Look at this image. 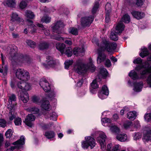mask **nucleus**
I'll use <instances>...</instances> for the list:
<instances>
[{
	"label": "nucleus",
	"instance_id": "f257e3e1",
	"mask_svg": "<svg viewBox=\"0 0 151 151\" xmlns=\"http://www.w3.org/2000/svg\"><path fill=\"white\" fill-rule=\"evenodd\" d=\"M96 44L99 46L98 50V56L97 61L98 63L100 64L104 61L106 59V55L102 51L106 50L109 52H113L116 49L117 45L115 42H111L106 40H103L100 45L96 42Z\"/></svg>",
	"mask_w": 151,
	"mask_h": 151
},
{
	"label": "nucleus",
	"instance_id": "f03ea898",
	"mask_svg": "<svg viewBox=\"0 0 151 151\" xmlns=\"http://www.w3.org/2000/svg\"><path fill=\"white\" fill-rule=\"evenodd\" d=\"M16 76L18 79L22 81L17 83L18 88L27 91L31 89V85L26 82L29 80L30 78V74L28 71L23 69L18 68L16 71Z\"/></svg>",
	"mask_w": 151,
	"mask_h": 151
},
{
	"label": "nucleus",
	"instance_id": "7ed1b4c3",
	"mask_svg": "<svg viewBox=\"0 0 151 151\" xmlns=\"http://www.w3.org/2000/svg\"><path fill=\"white\" fill-rule=\"evenodd\" d=\"M89 63L86 65L85 67L81 60H78L76 61L74 67L75 71L79 75L83 74L88 69L90 70L92 72H94L96 69L95 67L93 64L91 58H89Z\"/></svg>",
	"mask_w": 151,
	"mask_h": 151
},
{
	"label": "nucleus",
	"instance_id": "20e7f679",
	"mask_svg": "<svg viewBox=\"0 0 151 151\" xmlns=\"http://www.w3.org/2000/svg\"><path fill=\"white\" fill-rule=\"evenodd\" d=\"M17 47L15 46H13L10 50L9 55L10 59L12 61H14L18 63H24L27 61V58L23 55H17Z\"/></svg>",
	"mask_w": 151,
	"mask_h": 151
},
{
	"label": "nucleus",
	"instance_id": "39448f33",
	"mask_svg": "<svg viewBox=\"0 0 151 151\" xmlns=\"http://www.w3.org/2000/svg\"><path fill=\"white\" fill-rule=\"evenodd\" d=\"M125 26L121 23H118L116 25L115 32L113 31L110 35L111 39L114 41H116L118 39L117 34L121 33L124 30Z\"/></svg>",
	"mask_w": 151,
	"mask_h": 151
},
{
	"label": "nucleus",
	"instance_id": "423d86ee",
	"mask_svg": "<svg viewBox=\"0 0 151 151\" xmlns=\"http://www.w3.org/2000/svg\"><path fill=\"white\" fill-rule=\"evenodd\" d=\"M16 97L14 94H12L9 96V104L7 105V108L10 111L14 110L16 108L17 104L15 102L13 104L12 102L16 101Z\"/></svg>",
	"mask_w": 151,
	"mask_h": 151
},
{
	"label": "nucleus",
	"instance_id": "0eeeda50",
	"mask_svg": "<svg viewBox=\"0 0 151 151\" xmlns=\"http://www.w3.org/2000/svg\"><path fill=\"white\" fill-rule=\"evenodd\" d=\"M94 16L86 17L82 18L81 24L83 27L89 26L94 19Z\"/></svg>",
	"mask_w": 151,
	"mask_h": 151
},
{
	"label": "nucleus",
	"instance_id": "6e6552de",
	"mask_svg": "<svg viewBox=\"0 0 151 151\" xmlns=\"http://www.w3.org/2000/svg\"><path fill=\"white\" fill-rule=\"evenodd\" d=\"M64 26V24L62 22H57L52 27L53 31L58 34H60L62 33V30Z\"/></svg>",
	"mask_w": 151,
	"mask_h": 151
},
{
	"label": "nucleus",
	"instance_id": "1a4fd4ad",
	"mask_svg": "<svg viewBox=\"0 0 151 151\" xmlns=\"http://www.w3.org/2000/svg\"><path fill=\"white\" fill-rule=\"evenodd\" d=\"M40 85L45 92H48L51 89L50 84L44 78H42L40 80Z\"/></svg>",
	"mask_w": 151,
	"mask_h": 151
},
{
	"label": "nucleus",
	"instance_id": "9d476101",
	"mask_svg": "<svg viewBox=\"0 0 151 151\" xmlns=\"http://www.w3.org/2000/svg\"><path fill=\"white\" fill-rule=\"evenodd\" d=\"M10 22H16L18 24H22L24 20L21 19L18 14L16 12H13L10 16Z\"/></svg>",
	"mask_w": 151,
	"mask_h": 151
},
{
	"label": "nucleus",
	"instance_id": "9b49d317",
	"mask_svg": "<svg viewBox=\"0 0 151 151\" xmlns=\"http://www.w3.org/2000/svg\"><path fill=\"white\" fill-rule=\"evenodd\" d=\"M46 63H43V65L47 68H49L50 67L53 66L55 64L56 62L54 59L50 56H47L46 60Z\"/></svg>",
	"mask_w": 151,
	"mask_h": 151
},
{
	"label": "nucleus",
	"instance_id": "f8f14e48",
	"mask_svg": "<svg viewBox=\"0 0 151 151\" xmlns=\"http://www.w3.org/2000/svg\"><path fill=\"white\" fill-rule=\"evenodd\" d=\"M109 94V89L107 86L104 85L102 87L101 91L98 93V96L101 99H104L106 98V96Z\"/></svg>",
	"mask_w": 151,
	"mask_h": 151
},
{
	"label": "nucleus",
	"instance_id": "ddd939ff",
	"mask_svg": "<svg viewBox=\"0 0 151 151\" xmlns=\"http://www.w3.org/2000/svg\"><path fill=\"white\" fill-rule=\"evenodd\" d=\"M35 119V117L32 114H30L28 115L25 120L24 122L27 126L32 127L33 125L32 122Z\"/></svg>",
	"mask_w": 151,
	"mask_h": 151
},
{
	"label": "nucleus",
	"instance_id": "4468645a",
	"mask_svg": "<svg viewBox=\"0 0 151 151\" xmlns=\"http://www.w3.org/2000/svg\"><path fill=\"white\" fill-rule=\"evenodd\" d=\"M84 49L83 46L81 47H76L73 50V54L76 56H83L84 54Z\"/></svg>",
	"mask_w": 151,
	"mask_h": 151
},
{
	"label": "nucleus",
	"instance_id": "2eb2a0df",
	"mask_svg": "<svg viewBox=\"0 0 151 151\" xmlns=\"http://www.w3.org/2000/svg\"><path fill=\"white\" fill-rule=\"evenodd\" d=\"M131 13L133 17L137 19H139L143 18L145 16L143 12L135 10L132 11Z\"/></svg>",
	"mask_w": 151,
	"mask_h": 151
},
{
	"label": "nucleus",
	"instance_id": "dca6fc26",
	"mask_svg": "<svg viewBox=\"0 0 151 151\" xmlns=\"http://www.w3.org/2000/svg\"><path fill=\"white\" fill-rule=\"evenodd\" d=\"M19 96L21 99L24 103H27L29 100V95L26 91H21L19 93Z\"/></svg>",
	"mask_w": 151,
	"mask_h": 151
},
{
	"label": "nucleus",
	"instance_id": "f3484780",
	"mask_svg": "<svg viewBox=\"0 0 151 151\" xmlns=\"http://www.w3.org/2000/svg\"><path fill=\"white\" fill-rule=\"evenodd\" d=\"M134 90L136 92H139L142 90L143 86V83L142 81L139 83L136 82L134 83Z\"/></svg>",
	"mask_w": 151,
	"mask_h": 151
},
{
	"label": "nucleus",
	"instance_id": "a211bd4d",
	"mask_svg": "<svg viewBox=\"0 0 151 151\" xmlns=\"http://www.w3.org/2000/svg\"><path fill=\"white\" fill-rule=\"evenodd\" d=\"M91 87L90 88V91L91 93H94L95 90L94 89H96L98 88V85L97 83L96 79L93 80L91 84Z\"/></svg>",
	"mask_w": 151,
	"mask_h": 151
},
{
	"label": "nucleus",
	"instance_id": "6ab92c4d",
	"mask_svg": "<svg viewBox=\"0 0 151 151\" xmlns=\"http://www.w3.org/2000/svg\"><path fill=\"white\" fill-rule=\"evenodd\" d=\"M45 115L47 116L48 118H50V120L54 121L56 120V118L57 116L56 114L54 112H47L46 113Z\"/></svg>",
	"mask_w": 151,
	"mask_h": 151
},
{
	"label": "nucleus",
	"instance_id": "aec40b11",
	"mask_svg": "<svg viewBox=\"0 0 151 151\" xmlns=\"http://www.w3.org/2000/svg\"><path fill=\"white\" fill-rule=\"evenodd\" d=\"M3 3L4 5L10 7H14L16 5L15 0H5Z\"/></svg>",
	"mask_w": 151,
	"mask_h": 151
},
{
	"label": "nucleus",
	"instance_id": "412c9836",
	"mask_svg": "<svg viewBox=\"0 0 151 151\" xmlns=\"http://www.w3.org/2000/svg\"><path fill=\"white\" fill-rule=\"evenodd\" d=\"M82 145L84 149H87L89 146L92 149L95 145V142H82Z\"/></svg>",
	"mask_w": 151,
	"mask_h": 151
},
{
	"label": "nucleus",
	"instance_id": "4be33fe9",
	"mask_svg": "<svg viewBox=\"0 0 151 151\" xmlns=\"http://www.w3.org/2000/svg\"><path fill=\"white\" fill-rule=\"evenodd\" d=\"M142 139L143 141H151V130L148 131L146 133L144 134Z\"/></svg>",
	"mask_w": 151,
	"mask_h": 151
},
{
	"label": "nucleus",
	"instance_id": "5701e85b",
	"mask_svg": "<svg viewBox=\"0 0 151 151\" xmlns=\"http://www.w3.org/2000/svg\"><path fill=\"white\" fill-rule=\"evenodd\" d=\"M56 47L57 49L60 51L61 53H63L65 47V45L63 43H58L56 44Z\"/></svg>",
	"mask_w": 151,
	"mask_h": 151
},
{
	"label": "nucleus",
	"instance_id": "b1692460",
	"mask_svg": "<svg viewBox=\"0 0 151 151\" xmlns=\"http://www.w3.org/2000/svg\"><path fill=\"white\" fill-rule=\"evenodd\" d=\"M116 138L118 141L121 142H125L127 138V135L125 134H118L116 136Z\"/></svg>",
	"mask_w": 151,
	"mask_h": 151
},
{
	"label": "nucleus",
	"instance_id": "393cba45",
	"mask_svg": "<svg viewBox=\"0 0 151 151\" xmlns=\"http://www.w3.org/2000/svg\"><path fill=\"white\" fill-rule=\"evenodd\" d=\"M136 117V112L135 111H130L127 114V118L130 120H134Z\"/></svg>",
	"mask_w": 151,
	"mask_h": 151
},
{
	"label": "nucleus",
	"instance_id": "a878e982",
	"mask_svg": "<svg viewBox=\"0 0 151 151\" xmlns=\"http://www.w3.org/2000/svg\"><path fill=\"white\" fill-rule=\"evenodd\" d=\"M49 104V102L48 101H44L41 105V107L43 109L48 110L50 109V106Z\"/></svg>",
	"mask_w": 151,
	"mask_h": 151
},
{
	"label": "nucleus",
	"instance_id": "bb28decb",
	"mask_svg": "<svg viewBox=\"0 0 151 151\" xmlns=\"http://www.w3.org/2000/svg\"><path fill=\"white\" fill-rule=\"evenodd\" d=\"M130 21L129 16L128 14H126L123 16L121 19V21L119 23H121L122 24V22H124L125 23H128L130 22ZM123 24H124L123 23ZM123 25H124V24Z\"/></svg>",
	"mask_w": 151,
	"mask_h": 151
},
{
	"label": "nucleus",
	"instance_id": "cd10ccee",
	"mask_svg": "<svg viewBox=\"0 0 151 151\" xmlns=\"http://www.w3.org/2000/svg\"><path fill=\"white\" fill-rule=\"evenodd\" d=\"M26 22L27 23L28 25L31 26V28L32 30V32H35L36 31V29L35 28V26L33 24V21L31 20L27 19L26 20Z\"/></svg>",
	"mask_w": 151,
	"mask_h": 151
},
{
	"label": "nucleus",
	"instance_id": "c85d7f7f",
	"mask_svg": "<svg viewBox=\"0 0 151 151\" xmlns=\"http://www.w3.org/2000/svg\"><path fill=\"white\" fill-rule=\"evenodd\" d=\"M142 50V52L139 54V55L141 57L143 58L149 54V52L147 48L143 47Z\"/></svg>",
	"mask_w": 151,
	"mask_h": 151
},
{
	"label": "nucleus",
	"instance_id": "c756f323",
	"mask_svg": "<svg viewBox=\"0 0 151 151\" xmlns=\"http://www.w3.org/2000/svg\"><path fill=\"white\" fill-rule=\"evenodd\" d=\"M106 137L104 133H100L99 137H97V140L98 142H105L106 140Z\"/></svg>",
	"mask_w": 151,
	"mask_h": 151
},
{
	"label": "nucleus",
	"instance_id": "7c9ffc66",
	"mask_svg": "<svg viewBox=\"0 0 151 151\" xmlns=\"http://www.w3.org/2000/svg\"><path fill=\"white\" fill-rule=\"evenodd\" d=\"M45 135L47 138L50 139L53 138L55 136V134L53 131H47L45 132Z\"/></svg>",
	"mask_w": 151,
	"mask_h": 151
},
{
	"label": "nucleus",
	"instance_id": "2f4dec72",
	"mask_svg": "<svg viewBox=\"0 0 151 151\" xmlns=\"http://www.w3.org/2000/svg\"><path fill=\"white\" fill-rule=\"evenodd\" d=\"M49 47L48 43L45 42H42L39 45V48L41 50H43Z\"/></svg>",
	"mask_w": 151,
	"mask_h": 151
},
{
	"label": "nucleus",
	"instance_id": "473e14b6",
	"mask_svg": "<svg viewBox=\"0 0 151 151\" xmlns=\"http://www.w3.org/2000/svg\"><path fill=\"white\" fill-rule=\"evenodd\" d=\"M18 144H21L22 145L24 144V142H14L11 143L10 142H6L5 143V147L7 148L10 146L11 148V146H17Z\"/></svg>",
	"mask_w": 151,
	"mask_h": 151
},
{
	"label": "nucleus",
	"instance_id": "72a5a7b5",
	"mask_svg": "<svg viewBox=\"0 0 151 151\" xmlns=\"http://www.w3.org/2000/svg\"><path fill=\"white\" fill-rule=\"evenodd\" d=\"M25 16L27 18L30 19H33L35 17V15L33 12L28 10L25 11Z\"/></svg>",
	"mask_w": 151,
	"mask_h": 151
},
{
	"label": "nucleus",
	"instance_id": "f704fd0d",
	"mask_svg": "<svg viewBox=\"0 0 151 151\" xmlns=\"http://www.w3.org/2000/svg\"><path fill=\"white\" fill-rule=\"evenodd\" d=\"M37 25L41 29L44 31V32L45 35L48 36L50 35L49 31L46 29H45L43 25L38 23L37 24Z\"/></svg>",
	"mask_w": 151,
	"mask_h": 151
},
{
	"label": "nucleus",
	"instance_id": "c9c22d12",
	"mask_svg": "<svg viewBox=\"0 0 151 151\" xmlns=\"http://www.w3.org/2000/svg\"><path fill=\"white\" fill-rule=\"evenodd\" d=\"M28 111L34 114H37L39 112V109L35 107H31L27 109Z\"/></svg>",
	"mask_w": 151,
	"mask_h": 151
},
{
	"label": "nucleus",
	"instance_id": "e433bc0d",
	"mask_svg": "<svg viewBox=\"0 0 151 151\" xmlns=\"http://www.w3.org/2000/svg\"><path fill=\"white\" fill-rule=\"evenodd\" d=\"M99 6V2H96L95 3L94 6L92 8V13L93 14H95L98 9Z\"/></svg>",
	"mask_w": 151,
	"mask_h": 151
},
{
	"label": "nucleus",
	"instance_id": "4c0bfd02",
	"mask_svg": "<svg viewBox=\"0 0 151 151\" xmlns=\"http://www.w3.org/2000/svg\"><path fill=\"white\" fill-rule=\"evenodd\" d=\"M51 20V17L47 16L45 15L43 16L41 19V22L46 23H49Z\"/></svg>",
	"mask_w": 151,
	"mask_h": 151
},
{
	"label": "nucleus",
	"instance_id": "58836bf2",
	"mask_svg": "<svg viewBox=\"0 0 151 151\" xmlns=\"http://www.w3.org/2000/svg\"><path fill=\"white\" fill-rule=\"evenodd\" d=\"M69 32L70 33L75 35L78 34V29L75 27L70 28L69 29Z\"/></svg>",
	"mask_w": 151,
	"mask_h": 151
},
{
	"label": "nucleus",
	"instance_id": "ea45409f",
	"mask_svg": "<svg viewBox=\"0 0 151 151\" xmlns=\"http://www.w3.org/2000/svg\"><path fill=\"white\" fill-rule=\"evenodd\" d=\"M73 63V60H67L65 63V68L66 69H68L69 67V66L72 64Z\"/></svg>",
	"mask_w": 151,
	"mask_h": 151
},
{
	"label": "nucleus",
	"instance_id": "a19ab883",
	"mask_svg": "<svg viewBox=\"0 0 151 151\" xmlns=\"http://www.w3.org/2000/svg\"><path fill=\"white\" fill-rule=\"evenodd\" d=\"M14 122L16 126H19L21 125L22 119L19 117L15 118L14 120Z\"/></svg>",
	"mask_w": 151,
	"mask_h": 151
},
{
	"label": "nucleus",
	"instance_id": "79ce46f5",
	"mask_svg": "<svg viewBox=\"0 0 151 151\" xmlns=\"http://www.w3.org/2000/svg\"><path fill=\"white\" fill-rule=\"evenodd\" d=\"M100 73V74L102 76V77L106 76L108 73L106 69L104 68H101Z\"/></svg>",
	"mask_w": 151,
	"mask_h": 151
},
{
	"label": "nucleus",
	"instance_id": "37998d69",
	"mask_svg": "<svg viewBox=\"0 0 151 151\" xmlns=\"http://www.w3.org/2000/svg\"><path fill=\"white\" fill-rule=\"evenodd\" d=\"M72 51V50L71 48H68L66 49L65 54L68 57H70L73 54Z\"/></svg>",
	"mask_w": 151,
	"mask_h": 151
},
{
	"label": "nucleus",
	"instance_id": "c03bdc74",
	"mask_svg": "<svg viewBox=\"0 0 151 151\" xmlns=\"http://www.w3.org/2000/svg\"><path fill=\"white\" fill-rule=\"evenodd\" d=\"M26 42L27 45L31 48H34L36 46V43L32 40H27Z\"/></svg>",
	"mask_w": 151,
	"mask_h": 151
},
{
	"label": "nucleus",
	"instance_id": "a18cd8bd",
	"mask_svg": "<svg viewBox=\"0 0 151 151\" xmlns=\"http://www.w3.org/2000/svg\"><path fill=\"white\" fill-rule=\"evenodd\" d=\"M144 118L145 120L147 122L151 121V114L146 113L145 114Z\"/></svg>",
	"mask_w": 151,
	"mask_h": 151
},
{
	"label": "nucleus",
	"instance_id": "49530a36",
	"mask_svg": "<svg viewBox=\"0 0 151 151\" xmlns=\"http://www.w3.org/2000/svg\"><path fill=\"white\" fill-rule=\"evenodd\" d=\"M22 146V144H18L17 146H11V148L7 149L6 151H13L15 148L19 149Z\"/></svg>",
	"mask_w": 151,
	"mask_h": 151
},
{
	"label": "nucleus",
	"instance_id": "de8ad7c7",
	"mask_svg": "<svg viewBox=\"0 0 151 151\" xmlns=\"http://www.w3.org/2000/svg\"><path fill=\"white\" fill-rule=\"evenodd\" d=\"M12 134V130L10 129H8L7 131L6 132L5 134L6 138H9L11 137Z\"/></svg>",
	"mask_w": 151,
	"mask_h": 151
},
{
	"label": "nucleus",
	"instance_id": "09e8293b",
	"mask_svg": "<svg viewBox=\"0 0 151 151\" xmlns=\"http://www.w3.org/2000/svg\"><path fill=\"white\" fill-rule=\"evenodd\" d=\"M111 6L110 3H107L105 6V10L106 13H110L111 11Z\"/></svg>",
	"mask_w": 151,
	"mask_h": 151
},
{
	"label": "nucleus",
	"instance_id": "8fccbe9b",
	"mask_svg": "<svg viewBox=\"0 0 151 151\" xmlns=\"http://www.w3.org/2000/svg\"><path fill=\"white\" fill-rule=\"evenodd\" d=\"M110 129L111 131L115 133L119 132V129L116 126H112L110 127Z\"/></svg>",
	"mask_w": 151,
	"mask_h": 151
},
{
	"label": "nucleus",
	"instance_id": "3c124183",
	"mask_svg": "<svg viewBox=\"0 0 151 151\" xmlns=\"http://www.w3.org/2000/svg\"><path fill=\"white\" fill-rule=\"evenodd\" d=\"M141 134L139 132L135 133L134 136V140L135 141H137L141 137Z\"/></svg>",
	"mask_w": 151,
	"mask_h": 151
},
{
	"label": "nucleus",
	"instance_id": "603ef678",
	"mask_svg": "<svg viewBox=\"0 0 151 151\" xmlns=\"http://www.w3.org/2000/svg\"><path fill=\"white\" fill-rule=\"evenodd\" d=\"M54 39L56 40L62 41L65 40L64 38L60 36L59 35H55L53 38Z\"/></svg>",
	"mask_w": 151,
	"mask_h": 151
},
{
	"label": "nucleus",
	"instance_id": "864d4df0",
	"mask_svg": "<svg viewBox=\"0 0 151 151\" xmlns=\"http://www.w3.org/2000/svg\"><path fill=\"white\" fill-rule=\"evenodd\" d=\"M136 4L138 6H140L143 5L145 0H134Z\"/></svg>",
	"mask_w": 151,
	"mask_h": 151
},
{
	"label": "nucleus",
	"instance_id": "5fc2aeb1",
	"mask_svg": "<svg viewBox=\"0 0 151 151\" xmlns=\"http://www.w3.org/2000/svg\"><path fill=\"white\" fill-rule=\"evenodd\" d=\"M142 60L140 58H138L135 59L133 61V63L134 64H140L142 63Z\"/></svg>",
	"mask_w": 151,
	"mask_h": 151
},
{
	"label": "nucleus",
	"instance_id": "6e6d98bb",
	"mask_svg": "<svg viewBox=\"0 0 151 151\" xmlns=\"http://www.w3.org/2000/svg\"><path fill=\"white\" fill-rule=\"evenodd\" d=\"M132 124L131 122H128L124 123V127L125 129H127Z\"/></svg>",
	"mask_w": 151,
	"mask_h": 151
},
{
	"label": "nucleus",
	"instance_id": "4d7b16f0",
	"mask_svg": "<svg viewBox=\"0 0 151 151\" xmlns=\"http://www.w3.org/2000/svg\"><path fill=\"white\" fill-rule=\"evenodd\" d=\"M85 142H94L95 140L93 138L90 136L85 137Z\"/></svg>",
	"mask_w": 151,
	"mask_h": 151
},
{
	"label": "nucleus",
	"instance_id": "13d9d810",
	"mask_svg": "<svg viewBox=\"0 0 151 151\" xmlns=\"http://www.w3.org/2000/svg\"><path fill=\"white\" fill-rule=\"evenodd\" d=\"M6 125V122L4 119H0V127H4Z\"/></svg>",
	"mask_w": 151,
	"mask_h": 151
},
{
	"label": "nucleus",
	"instance_id": "bf43d9fd",
	"mask_svg": "<svg viewBox=\"0 0 151 151\" xmlns=\"http://www.w3.org/2000/svg\"><path fill=\"white\" fill-rule=\"evenodd\" d=\"M26 2L22 1L19 4L20 7L22 9L25 8L26 7Z\"/></svg>",
	"mask_w": 151,
	"mask_h": 151
},
{
	"label": "nucleus",
	"instance_id": "052dcab7",
	"mask_svg": "<svg viewBox=\"0 0 151 151\" xmlns=\"http://www.w3.org/2000/svg\"><path fill=\"white\" fill-rule=\"evenodd\" d=\"M32 101L36 103H38L39 102V98L38 97L34 96L32 98Z\"/></svg>",
	"mask_w": 151,
	"mask_h": 151
},
{
	"label": "nucleus",
	"instance_id": "680f3d73",
	"mask_svg": "<svg viewBox=\"0 0 151 151\" xmlns=\"http://www.w3.org/2000/svg\"><path fill=\"white\" fill-rule=\"evenodd\" d=\"M111 65L110 60L109 59H106L105 63V66L107 67H109L111 66Z\"/></svg>",
	"mask_w": 151,
	"mask_h": 151
},
{
	"label": "nucleus",
	"instance_id": "e2e57ef3",
	"mask_svg": "<svg viewBox=\"0 0 151 151\" xmlns=\"http://www.w3.org/2000/svg\"><path fill=\"white\" fill-rule=\"evenodd\" d=\"M101 121L102 122V123H110L111 122L110 120L109 119L107 118H102L101 119Z\"/></svg>",
	"mask_w": 151,
	"mask_h": 151
},
{
	"label": "nucleus",
	"instance_id": "0e129e2a",
	"mask_svg": "<svg viewBox=\"0 0 151 151\" xmlns=\"http://www.w3.org/2000/svg\"><path fill=\"white\" fill-rule=\"evenodd\" d=\"M110 21L109 13H106L105 21L106 22L108 23Z\"/></svg>",
	"mask_w": 151,
	"mask_h": 151
},
{
	"label": "nucleus",
	"instance_id": "69168bd1",
	"mask_svg": "<svg viewBox=\"0 0 151 151\" xmlns=\"http://www.w3.org/2000/svg\"><path fill=\"white\" fill-rule=\"evenodd\" d=\"M16 117V116L13 114L12 112H9V119L10 120H12L13 119H14Z\"/></svg>",
	"mask_w": 151,
	"mask_h": 151
},
{
	"label": "nucleus",
	"instance_id": "338daca9",
	"mask_svg": "<svg viewBox=\"0 0 151 151\" xmlns=\"http://www.w3.org/2000/svg\"><path fill=\"white\" fill-rule=\"evenodd\" d=\"M120 149L119 145H116L112 149V151H117L119 150Z\"/></svg>",
	"mask_w": 151,
	"mask_h": 151
},
{
	"label": "nucleus",
	"instance_id": "774afa93",
	"mask_svg": "<svg viewBox=\"0 0 151 151\" xmlns=\"http://www.w3.org/2000/svg\"><path fill=\"white\" fill-rule=\"evenodd\" d=\"M99 143L101 146V149L102 150H104V149L105 147V142H99Z\"/></svg>",
	"mask_w": 151,
	"mask_h": 151
}]
</instances>
